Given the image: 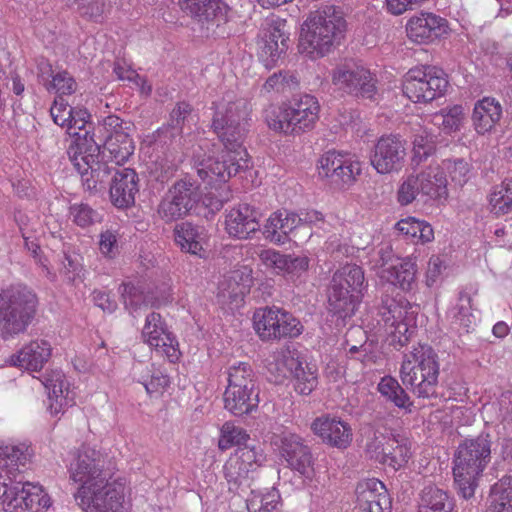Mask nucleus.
Masks as SVG:
<instances>
[{"label":"nucleus","instance_id":"f257e3e1","mask_svg":"<svg viewBox=\"0 0 512 512\" xmlns=\"http://www.w3.org/2000/svg\"><path fill=\"white\" fill-rule=\"evenodd\" d=\"M211 128L223 145L196 165L201 181L215 192L203 197V204L212 212L219 211L231 197L228 181L251 166V158L243 146L251 113L249 102L228 91L212 103Z\"/></svg>","mask_w":512,"mask_h":512},{"label":"nucleus","instance_id":"f03ea898","mask_svg":"<svg viewBox=\"0 0 512 512\" xmlns=\"http://www.w3.org/2000/svg\"><path fill=\"white\" fill-rule=\"evenodd\" d=\"M130 126L131 123L110 115L104 120L109 135L102 147L96 143L91 131H85L83 136H78L69 145L68 158L88 190L102 188L115 166L124 165L134 154Z\"/></svg>","mask_w":512,"mask_h":512},{"label":"nucleus","instance_id":"7ed1b4c3","mask_svg":"<svg viewBox=\"0 0 512 512\" xmlns=\"http://www.w3.org/2000/svg\"><path fill=\"white\" fill-rule=\"evenodd\" d=\"M347 22L342 9L325 5L309 13L301 25L298 49L310 59H319L341 44Z\"/></svg>","mask_w":512,"mask_h":512},{"label":"nucleus","instance_id":"20e7f679","mask_svg":"<svg viewBox=\"0 0 512 512\" xmlns=\"http://www.w3.org/2000/svg\"><path fill=\"white\" fill-rule=\"evenodd\" d=\"M318 98L304 93L265 109L268 127L284 136H300L312 131L320 119Z\"/></svg>","mask_w":512,"mask_h":512},{"label":"nucleus","instance_id":"39448f33","mask_svg":"<svg viewBox=\"0 0 512 512\" xmlns=\"http://www.w3.org/2000/svg\"><path fill=\"white\" fill-rule=\"evenodd\" d=\"M38 297L26 285L14 284L0 291V338L12 340L24 334L33 322Z\"/></svg>","mask_w":512,"mask_h":512},{"label":"nucleus","instance_id":"423d86ee","mask_svg":"<svg viewBox=\"0 0 512 512\" xmlns=\"http://www.w3.org/2000/svg\"><path fill=\"white\" fill-rule=\"evenodd\" d=\"M440 365L438 355L428 345L419 344L405 355L400 368L402 384L418 398L437 396Z\"/></svg>","mask_w":512,"mask_h":512},{"label":"nucleus","instance_id":"0eeeda50","mask_svg":"<svg viewBox=\"0 0 512 512\" xmlns=\"http://www.w3.org/2000/svg\"><path fill=\"white\" fill-rule=\"evenodd\" d=\"M490 454L488 435L465 440L459 445L453 461V476L458 494L464 499L474 496L477 480L490 461Z\"/></svg>","mask_w":512,"mask_h":512},{"label":"nucleus","instance_id":"6e6552de","mask_svg":"<svg viewBox=\"0 0 512 512\" xmlns=\"http://www.w3.org/2000/svg\"><path fill=\"white\" fill-rule=\"evenodd\" d=\"M366 287L364 271L360 266L347 264L341 267L333 274L330 282L329 311L342 322L352 317Z\"/></svg>","mask_w":512,"mask_h":512},{"label":"nucleus","instance_id":"1a4fd4ad","mask_svg":"<svg viewBox=\"0 0 512 512\" xmlns=\"http://www.w3.org/2000/svg\"><path fill=\"white\" fill-rule=\"evenodd\" d=\"M449 81L445 73L434 66H416L402 79V93L414 104H429L445 95Z\"/></svg>","mask_w":512,"mask_h":512},{"label":"nucleus","instance_id":"9d476101","mask_svg":"<svg viewBox=\"0 0 512 512\" xmlns=\"http://www.w3.org/2000/svg\"><path fill=\"white\" fill-rule=\"evenodd\" d=\"M420 307L402 296L382 297L379 315L390 334L392 344L404 346L415 332Z\"/></svg>","mask_w":512,"mask_h":512},{"label":"nucleus","instance_id":"9b49d317","mask_svg":"<svg viewBox=\"0 0 512 512\" xmlns=\"http://www.w3.org/2000/svg\"><path fill=\"white\" fill-rule=\"evenodd\" d=\"M363 164L356 154L330 149L318 158L316 171L320 179L340 187L350 188L362 175Z\"/></svg>","mask_w":512,"mask_h":512},{"label":"nucleus","instance_id":"f8f14e48","mask_svg":"<svg viewBox=\"0 0 512 512\" xmlns=\"http://www.w3.org/2000/svg\"><path fill=\"white\" fill-rule=\"evenodd\" d=\"M254 328L263 341L298 337L303 326L289 312L278 307L259 308L253 315Z\"/></svg>","mask_w":512,"mask_h":512},{"label":"nucleus","instance_id":"ddd939ff","mask_svg":"<svg viewBox=\"0 0 512 512\" xmlns=\"http://www.w3.org/2000/svg\"><path fill=\"white\" fill-rule=\"evenodd\" d=\"M262 454L253 447H239L226 461L223 471L229 491L245 494L252 485Z\"/></svg>","mask_w":512,"mask_h":512},{"label":"nucleus","instance_id":"4468645a","mask_svg":"<svg viewBox=\"0 0 512 512\" xmlns=\"http://www.w3.org/2000/svg\"><path fill=\"white\" fill-rule=\"evenodd\" d=\"M330 77L334 88L343 93L370 100L377 93L375 77L362 66L348 63L337 65L331 70Z\"/></svg>","mask_w":512,"mask_h":512},{"label":"nucleus","instance_id":"2eb2a0df","mask_svg":"<svg viewBox=\"0 0 512 512\" xmlns=\"http://www.w3.org/2000/svg\"><path fill=\"white\" fill-rule=\"evenodd\" d=\"M287 21L275 19L263 26L256 40V54L261 63L271 69L288 50Z\"/></svg>","mask_w":512,"mask_h":512},{"label":"nucleus","instance_id":"dca6fc26","mask_svg":"<svg viewBox=\"0 0 512 512\" xmlns=\"http://www.w3.org/2000/svg\"><path fill=\"white\" fill-rule=\"evenodd\" d=\"M109 477L95 483L89 492L75 494V499L85 512H122L124 504V486L109 482Z\"/></svg>","mask_w":512,"mask_h":512},{"label":"nucleus","instance_id":"f3484780","mask_svg":"<svg viewBox=\"0 0 512 512\" xmlns=\"http://www.w3.org/2000/svg\"><path fill=\"white\" fill-rule=\"evenodd\" d=\"M103 467L104 461L98 451L89 447H82L68 469L70 479L81 484L76 494L89 492V489L95 483L109 477V473L105 472Z\"/></svg>","mask_w":512,"mask_h":512},{"label":"nucleus","instance_id":"a211bd4d","mask_svg":"<svg viewBox=\"0 0 512 512\" xmlns=\"http://www.w3.org/2000/svg\"><path fill=\"white\" fill-rule=\"evenodd\" d=\"M198 201L197 187L188 180H179L168 190L158 207V214L166 222L185 217Z\"/></svg>","mask_w":512,"mask_h":512},{"label":"nucleus","instance_id":"6ab92c4d","mask_svg":"<svg viewBox=\"0 0 512 512\" xmlns=\"http://www.w3.org/2000/svg\"><path fill=\"white\" fill-rule=\"evenodd\" d=\"M406 155V141L400 135H383L374 146L370 163L379 174H390L402 169Z\"/></svg>","mask_w":512,"mask_h":512},{"label":"nucleus","instance_id":"aec40b11","mask_svg":"<svg viewBox=\"0 0 512 512\" xmlns=\"http://www.w3.org/2000/svg\"><path fill=\"white\" fill-rule=\"evenodd\" d=\"M448 21L432 12H420L410 17L405 25L407 38L415 44H430L447 34Z\"/></svg>","mask_w":512,"mask_h":512},{"label":"nucleus","instance_id":"412c9836","mask_svg":"<svg viewBox=\"0 0 512 512\" xmlns=\"http://www.w3.org/2000/svg\"><path fill=\"white\" fill-rule=\"evenodd\" d=\"M142 337L156 352L165 355L172 363L179 359L180 351L175 337L168 331L161 315L152 312L146 316Z\"/></svg>","mask_w":512,"mask_h":512},{"label":"nucleus","instance_id":"4be33fe9","mask_svg":"<svg viewBox=\"0 0 512 512\" xmlns=\"http://www.w3.org/2000/svg\"><path fill=\"white\" fill-rule=\"evenodd\" d=\"M279 451L287 467L309 478L313 473V457L310 447L302 437L294 433H284L279 437Z\"/></svg>","mask_w":512,"mask_h":512},{"label":"nucleus","instance_id":"5701e85b","mask_svg":"<svg viewBox=\"0 0 512 512\" xmlns=\"http://www.w3.org/2000/svg\"><path fill=\"white\" fill-rule=\"evenodd\" d=\"M50 114L55 124L66 129V132L75 141L78 136H83L86 126L89 124L91 115L85 108L70 107L62 97L55 98Z\"/></svg>","mask_w":512,"mask_h":512},{"label":"nucleus","instance_id":"b1692460","mask_svg":"<svg viewBox=\"0 0 512 512\" xmlns=\"http://www.w3.org/2000/svg\"><path fill=\"white\" fill-rule=\"evenodd\" d=\"M359 508L366 512H391L392 501L385 485L376 478L360 481L355 489Z\"/></svg>","mask_w":512,"mask_h":512},{"label":"nucleus","instance_id":"393cba45","mask_svg":"<svg viewBox=\"0 0 512 512\" xmlns=\"http://www.w3.org/2000/svg\"><path fill=\"white\" fill-rule=\"evenodd\" d=\"M179 5L184 12L207 27L228 21L230 8L222 0H179Z\"/></svg>","mask_w":512,"mask_h":512},{"label":"nucleus","instance_id":"a878e982","mask_svg":"<svg viewBox=\"0 0 512 512\" xmlns=\"http://www.w3.org/2000/svg\"><path fill=\"white\" fill-rule=\"evenodd\" d=\"M311 429L324 443L332 447L345 449L352 442L350 425L336 417L316 418L311 424Z\"/></svg>","mask_w":512,"mask_h":512},{"label":"nucleus","instance_id":"bb28decb","mask_svg":"<svg viewBox=\"0 0 512 512\" xmlns=\"http://www.w3.org/2000/svg\"><path fill=\"white\" fill-rule=\"evenodd\" d=\"M41 383L47 390L48 410L52 416L64 413L67 407L75 404L73 395H70L69 384L61 371L55 370L47 373Z\"/></svg>","mask_w":512,"mask_h":512},{"label":"nucleus","instance_id":"cd10ccee","mask_svg":"<svg viewBox=\"0 0 512 512\" xmlns=\"http://www.w3.org/2000/svg\"><path fill=\"white\" fill-rule=\"evenodd\" d=\"M502 106L493 97H483L476 101L471 115L472 125L478 135L493 132L502 118Z\"/></svg>","mask_w":512,"mask_h":512},{"label":"nucleus","instance_id":"c85d7f7f","mask_svg":"<svg viewBox=\"0 0 512 512\" xmlns=\"http://www.w3.org/2000/svg\"><path fill=\"white\" fill-rule=\"evenodd\" d=\"M417 177L420 183L421 197L426 201L431 200L438 204L447 201L449 196L447 179L439 165H429L417 173Z\"/></svg>","mask_w":512,"mask_h":512},{"label":"nucleus","instance_id":"c756f323","mask_svg":"<svg viewBox=\"0 0 512 512\" xmlns=\"http://www.w3.org/2000/svg\"><path fill=\"white\" fill-rule=\"evenodd\" d=\"M138 190L137 173L133 169L124 168L114 176L110 187L111 201L119 208L129 207L134 204Z\"/></svg>","mask_w":512,"mask_h":512},{"label":"nucleus","instance_id":"7c9ffc66","mask_svg":"<svg viewBox=\"0 0 512 512\" xmlns=\"http://www.w3.org/2000/svg\"><path fill=\"white\" fill-rule=\"evenodd\" d=\"M51 356V345L46 340H33L11 357V363L17 367L39 371Z\"/></svg>","mask_w":512,"mask_h":512},{"label":"nucleus","instance_id":"2f4dec72","mask_svg":"<svg viewBox=\"0 0 512 512\" xmlns=\"http://www.w3.org/2000/svg\"><path fill=\"white\" fill-rule=\"evenodd\" d=\"M17 495L13 496L10 509L22 508L37 512L42 508H49L50 497L44 492L43 487L31 482L18 481Z\"/></svg>","mask_w":512,"mask_h":512},{"label":"nucleus","instance_id":"473e14b6","mask_svg":"<svg viewBox=\"0 0 512 512\" xmlns=\"http://www.w3.org/2000/svg\"><path fill=\"white\" fill-rule=\"evenodd\" d=\"M455 499L449 491L429 484L420 492L419 512H453Z\"/></svg>","mask_w":512,"mask_h":512},{"label":"nucleus","instance_id":"72a5a7b5","mask_svg":"<svg viewBox=\"0 0 512 512\" xmlns=\"http://www.w3.org/2000/svg\"><path fill=\"white\" fill-rule=\"evenodd\" d=\"M223 400L227 411L234 416H243L258 407L259 391L226 387Z\"/></svg>","mask_w":512,"mask_h":512},{"label":"nucleus","instance_id":"f704fd0d","mask_svg":"<svg viewBox=\"0 0 512 512\" xmlns=\"http://www.w3.org/2000/svg\"><path fill=\"white\" fill-rule=\"evenodd\" d=\"M388 449L383 453V459L379 463L387 465L394 471L404 467L411 458V443L409 439L399 433H390V442H388Z\"/></svg>","mask_w":512,"mask_h":512},{"label":"nucleus","instance_id":"c9c22d12","mask_svg":"<svg viewBox=\"0 0 512 512\" xmlns=\"http://www.w3.org/2000/svg\"><path fill=\"white\" fill-rule=\"evenodd\" d=\"M293 370L291 377L295 391L300 395H310L318 385L317 370L298 354L297 358L288 359Z\"/></svg>","mask_w":512,"mask_h":512},{"label":"nucleus","instance_id":"e433bc0d","mask_svg":"<svg viewBox=\"0 0 512 512\" xmlns=\"http://www.w3.org/2000/svg\"><path fill=\"white\" fill-rule=\"evenodd\" d=\"M466 120L465 108L461 104L444 107L432 115V123L447 136L460 132Z\"/></svg>","mask_w":512,"mask_h":512},{"label":"nucleus","instance_id":"4c0bfd02","mask_svg":"<svg viewBox=\"0 0 512 512\" xmlns=\"http://www.w3.org/2000/svg\"><path fill=\"white\" fill-rule=\"evenodd\" d=\"M21 234L25 241L26 247L31 250L35 262L42 268L46 277L54 281L56 274L51 271L49 261L46 256L41 254L40 247L46 244L47 235L44 231V226H38L33 229V226L21 227Z\"/></svg>","mask_w":512,"mask_h":512},{"label":"nucleus","instance_id":"58836bf2","mask_svg":"<svg viewBox=\"0 0 512 512\" xmlns=\"http://www.w3.org/2000/svg\"><path fill=\"white\" fill-rule=\"evenodd\" d=\"M416 272V263L412 258H399L396 267L388 275L381 273L380 278L399 286L403 291H411L416 285Z\"/></svg>","mask_w":512,"mask_h":512},{"label":"nucleus","instance_id":"ea45409f","mask_svg":"<svg viewBox=\"0 0 512 512\" xmlns=\"http://www.w3.org/2000/svg\"><path fill=\"white\" fill-rule=\"evenodd\" d=\"M471 301L468 293L460 292L457 304L450 310L451 325L459 333H470L476 326Z\"/></svg>","mask_w":512,"mask_h":512},{"label":"nucleus","instance_id":"a19ab883","mask_svg":"<svg viewBox=\"0 0 512 512\" xmlns=\"http://www.w3.org/2000/svg\"><path fill=\"white\" fill-rule=\"evenodd\" d=\"M244 276L247 280L250 278L249 273L236 270L220 282L217 296L222 303L238 304L243 301L247 286L240 284L239 281H244Z\"/></svg>","mask_w":512,"mask_h":512},{"label":"nucleus","instance_id":"79ce46f5","mask_svg":"<svg viewBox=\"0 0 512 512\" xmlns=\"http://www.w3.org/2000/svg\"><path fill=\"white\" fill-rule=\"evenodd\" d=\"M488 208L497 217L512 213V177L505 178L492 188L488 196Z\"/></svg>","mask_w":512,"mask_h":512},{"label":"nucleus","instance_id":"37998d69","mask_svg":"<svg viewBox=\"0 0 512 512\" xmlns=\"http://www.w3.org/2000/svg\"><path fill=\"white\" fill-rule=\"evenodd\" d=\"M324 220L322 212L314 209L296 213L286 208H281L269 216L267 224H315Z\"/></svg>","mask_w":512,"mask_h":512},{"label":"nucleus","instance_id":"c03bdc74","mask_svg":"<svg viewBox=\"0 0 512 512\" xmlns=\"http://www.w3.org/2000/svg\"><path fill=\"white\" fill-rule=\"evenodd\" d=\"M227 387L259 391L256 375L247 362L234 363L227 369Z\"/></svg>","mask_w":512,"mask_h":512},{"label":"nucleus","instance_id":"a18cd8bd","mask_svg":"<svg viewBox=\"0 0 512 512\" xmlns=\"http://www.w3.org/2000/svg\"><path fill=\"white\" fill-rule=\"evenodd\" d=\"M363 436L365 437V452L370 459L377 462L383 459L385 449H388L390 434L387 435L375 424H368L363 427Z\"/></svg>","mask_w":512,"mask_h":512},{"label":"nucleus","instance_id":"49530a36","mask_svg":"<svg viewBox=\"0 0 512 512\" xmlns=\"http://www.w3.org/2000/svg\"><path fill=\"white\" fill-rule=\"evenodd\" d=\"M378 391L396 407L411 412L413 402L395 378L391 376L383 377L378 384Z\"/></svg>","mask_w":512,"mask_h":512},{"label":"nucleus","instance_id":"de8ad7c7","mask_svg":"<svg viewBox=\"0 0 512 512\" xmlns=\"http://www.w3.org/2000/svg\"><path fill=\"white\" fill-rule=\"evenodd\" d=\"M436 148L435 136L431 132L421 130L415 133L412 139V163L420 165L435 154Z\"/></svg>","mask_w":512,"mask_h":512},{"label":"nucleus","instance_id":"09e8293b","mask_svg":"<svg viewBox=\"0 0 512 512\" xmlns=\"http://www.w3.org/2000/svg\"><path fill=\"white\" fill-rule=\"evenodd\" d=\"M32 453L31 447L26 443L0 445V468L24 466Z\"/></svg>","mask_w":512,"mask_h":512},{"label":"nucleus","instance_id":"8fccbe9b","mask_svg":"<svg viewBox=\"0 0 512 512\" xmlns=\"http://www.w3.org/2000/svg\"><path fill=\"white\" fill-rule=\"evenodd\" d=\"M298 354L296 350L290 349H281L273 353L272 360L267 363V369L275 376V382H280L291 376L293 368L288 359L297 358Z\"/></svg>","mask_w":512,"mask_h":512},{"label":"nucleus","instance_id":"3c124183","mask_svg":"<svg viewBox=\"0 0 512 512\" xmlns=\"http://www.w3.org/2000/svg\"><path fill=\"white\" fill-rule=\"evenodd\" d=\"M399 257L393 252L390 245H383L375 250L369 257L368 265L379 277L380 274L388 275L396 267Z\"/></svg>","mask_w":512,"mask_h":512},{"label":"nucleus","instance_id":"603ef678","mask_svg":"<svg viewBox=\"0 0 512 512\" xmlns=\"http://www.w3.org/2000/svg\"><path fill=\"white\" fill-rule=\"evenodd\" d=\"M263 216L259 208L249 203H239L226 214L225 224H258Z\"/></svg>","mask_w":512,"mask_h":512},{"label":"nucleus","instance_id":"864d4df0","mask_svg":"<svg viewBox=\"0 0 512 512\" xmlns=\"http://www.w3.org/2000/svg\"><path fill=\"white\" fill-rule=\"evenodd\" d=\"M174 236L175 242L182 251L198 255L202 250V246L197 240L199 234L194 226H175Z\"/></svg>","mask_w":512,"mask_h":512},{"label":"nucleus","instance_id":"5fc2aeb1","mask_svg":"<svg viewBox=\"0 0 512 512\" xmlns=\"http://www.w3.org/2000/svg\"><path fill=\"white\" fill-rule=\"evenodd\" d=\"M45 87L47 91L55 92L62 97L63 95H71L77 89V83L73 76L66 70H61L52 75V79L46 82Z\"/></svg>","mask_w":512,"mask_h":512},{"label":"nucleus","instance_id":"6e6d98bb","mask_svg":"<svg viewBox=\"0 0 512 512\" xmlns=\"http://www.w3.org/2000/svg\"><path fill=\"white\" fill-rule=\"evenodd\" d=\"M249 439V435L240 427H236L231 422H226L221 428V437L219 439V448L226 450L234 445H243Z\"/></svg>","mask_w":512,"mask_h":512},{"label":"nucleus","instance_id":"4d7b16f0","mask_svg":"<svg viewBox=\"0 0 512 512\" xmlns=\"http://www.w3.org/2000/svg\"><path fill=\"white\" fill-rule=\"evenodd\" d=\"M418 195L421 196L417 174H410L403 179L398 187L397 201L400 205L406 206L416 200Z\"/></svg>","mask_w":512,"mask_h":512},{"label":"nucleus","instance_id":"13d9d810","mask_svg":"<svg viewBox=\"0 0 512 512\" xmlns=\"http://www.w3.org/2000/svg\"><path fill=\"white\" fill-rule=\"evenodd\" d=\"M299 81L297 77L290 72L280 71L271 75L264 83L263 88L267 92H285L288 89L297 87Z\"/></svg>","mask_w":512,"mask_h":512},{"label":"nucleus","instance_id":"bf43d9fd","mask_svg":"<svg viewBox=\"0 0 512 512\" xmlns=\"http://www.w3.org/2000/svg\"><path fill=\"white\" fill-rule=\"evenodd\" d=\"M119 292L125 308L130 312L137 310L145 303L143 290L131 282L122 283Z\"/></svg>","mask_w":512,"mask_h":512},{"label":"nucleus","instance_id":"052dcab7","mask_svg":"<svg viewBox=\"0 0 512 512\" xmlns=\"http://www.w3.org/2000/svg\"><path fill=\"white\" fill-rule=\"evenodd\" d=\"M69 219L74 224H95L101 221V216L88 204L79 203L70 206Z\"/></svg>","mask_w":512,"mask_h":512},{"label":"nucleus","instance_id":"680f3d73","mask_svg":"<svg viewBox=\"0 0 512 512\" xmlns=\"http://www.w3.org/2000/svg\"><path fill=\"white\" fill-rule=\"evenodd\" d=\"M442 169L449 174L452 182L458 185L466 183L470 172L469 164L463 159L444 160Z\"/></svg>","mask_w":512,"mask_h":512},{"label":"nucleus","instance_id":"e2e57ef3","mask_svg":"<svg viewBox=\"0 0 512 512\" xmlns=\"http://www.w3.org/2000/svg\"><path fill=\"white\" fill-rule=\"evenodd\" d=\"M278 505V495L274 492L265 495H253L246 500L249 512H273Z\"/></svg>","mask_w":512,"mask_h":512},{"label":"nucleus","instance_id":"0e129e2a","mask_svg":"<svg viewBox=\"0 0 512 512\" xmlns=\"http://www.w3.org/2000/svg\"><path fill=\"white\" fill-rule=\"evenodd\" d=\"M282 273L291 280L300 278L309 268V258L306 256L287 255Z\"/></svg>","mask_w":512,"mask_h":512},{"label":"nucleus","instance_id":"69168bd1","mask_svg":"<svg viewBox=\"0 0 512 512\" xmlns=\"http://www.w3.org/2000/svg\"><path fill=\"white\" fill-rule=\"evenodd\" d=\"M287 255L281 254L278 251L267 249L263 250L260 255V261L266 268L275 270L277 274L282 273V270L286 264Z\"/></svg>","mask_w":512,"mask_h":512},{"label":"nucleus","instance_id":"338daca9","mask_svg":"<svg viewBox=\"0 0 512 512\" xmlns=\"http://www.w3.org/2000/svg\"><path fill=\"white\" fill-rule=\"evenodd\" d=\"M18 481H13L6 473L0 471V501L6 505L9 509L13 502L11 498L17 495L18 492Z\"/></svg>","mask_w":512,"mask_h":512},{"label":"nucleus","instance_id":"774afa93","mask_svg":"<svg viewBox=\"0 0 512 512\" xmlns=\"http://www.w3.org/2000/svg\"><path fill=\"white\" fill-rule=\"evenodd\" d=\"M428 0H385L388 13L399 16L409 10L422 6Z\"/></svg>","mask_w":512,"mask_h":512}]
</instances>
